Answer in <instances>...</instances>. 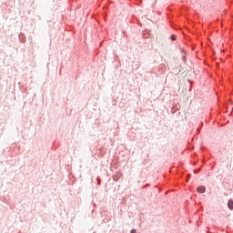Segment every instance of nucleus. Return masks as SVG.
I'll use <instances>...</instances> for the list:
<instances>
[{"instance_id":"3","label":"nucleus","mask_w":233,"mask_h":233,"mask_svg":"<svg viewBox=\"0 0 233 233\" xmlns=\"http://www.w3.org/2000/svg\"><path fill=\"white\" fill-rule=\"evenodd\" d=\"M171 39H172V41H176V35H172Z\"/></svg>"},{"instance_id":"1","label":"nucleus","mask_w":233,"mask_h":233,"mask_svg":"<svg viewBox=\"0 0 233 233\" xmlns=\"http://www.w3.org/2000/svg\"><path fill=\"white\" fill-rule=\"evenodd\" d=\"M206 190L207 188L204 186L197 187V192H198V194H205Z\"/></svg>"},{"instance_id":"2","label":"nucleus","mask_w":233,"mask_h":233,"mask_svg":"<svg viewBox=\"0 0 233 233\" xmlns=\"http://www.w3.org/2000/svg\"><path fill=\"white\" fill-rule=\"evenodd\" d=\"M228 208H230V210H233V200L228 201Z\"/></svg>"},{"instance_id":"4","label":"nucleus","mask_w":233,"mask_h":233,"mask_svg":"<svg viewBox=\"0 0 233 233\" xmlns=\"http://www.w3.org/2000/svg\"><path fill=\"white\" fill-rule=\"evenodd\" d=\"M131 233H137V232H136V229H132Z\"/></svg>"}]
</instances>
